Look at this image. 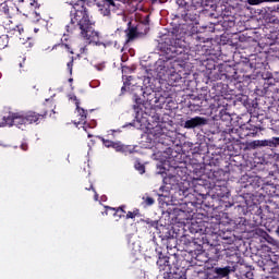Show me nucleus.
<instances>
[{
  "label": "nucleus",
  "mask_w": 279,
  "mask_h": 279,
  "mask_svg": "<svg viewBox=\"0 0 279 279\" xmlns=\"http://www.w3.org/2000/svg\"><path fill=\"white\" fill-rule=\"evenodd\" d=\"M72 23H77L81 29V35L86 40H90L95 36V32L93 31V24L90 23V19L88 17V11L83 7L82 10H77L74 13L72 19Z\"/></svg>",
  "instance_id": "nucleus-1"
},
{
  "label": "nucleus",
  "mask_w": 279,
  "mask_h": 279,
  "mask_svg": "<svg viewBox=\"0 0 279 279\" xmlns=\"http://www.w3.org/2000/svg\"><path fill=\"white\" fill-rule=\"evenodd\" d=\"M7 123L16 128H23V125H27V118L20 113H12L7 118Z\"/></svg>",
  "instance_id": "nucleus-2"
},
{
  "label": "nucleus",
  "mask_w": 279,
  "mask_h": 279,
  "mask_svg": "<svg viewBox=\"0 0 279 279\" xmlns=\"http://www.w3.org/2000/svg\"><path fill=\"white\" fill-rule=\"evenodd\" d=\"M202 125H208V119L202 117L192 118L184 123L186 130H194V128H201Z\"/></svg>",
  "instance_id": "nucleus-3"
},
{
  "label": "nucleus",
  "mask_w": 279,
  "mask_h": 279,
  "mask_svg": "<svg viewBox=\"0 0 279 279\" xmlns=\"http://www.w3.org/2000/svg\"><path fill=\"white\" fill-rule=\"evenodd\" d=\"M182 51H184V48H182V39L170 40V46L167 48V53L180 56Z\"/></svg>",
  "instance_id": "nucleus-4"
},
{
  "label": "nucleus",
  "mask_w": 279,
  "mask_h": 279,
  "mask_svg": "<svg viewBox=\"0 0 279 279\" xmlns=\"http://www.w3.org/2000/svg\"><path fill=\"white\" fill-rule=\"evenodd\" d=\"M26 123H37L39 121H43V119H45V117H47V112H45L44 114H39V113H36L35 111H28L26 114Z\"/></svg>",
  "instance_id": "nucleus-5"
},
{
  "label": "nucleus",
  "mask_w": 279,
  "mask_h": 279,
  "mask_svg": "<svg viewBox=\"0 0 279 279\" xmlns=\"http://www.w3.org/2000/svg\"><path fill=\"white\" fill-rule=\"evenodd\" d=\"M234 270L235 269L232 266H227L225 268L216 267L214 268V274H216L218 278H228Z\"/></svg>",
  "instance_id": "nucleus-6"
},
{
  "label": "nucleus",
  "mask_w": 279,
  "mask_h": 279,
  "mask_svg": "<svg viewBox=\"0 0 279 279\" xmlns=\"http://www.w3.org/2000/svg\"><path fill=\"white\" fill-rule=\"evenodd\" d=\"M262 147H278L279 145V137H274L272 141H260Z\"/></svg>",
  "instance_id": "nucleus-7"
},
{
  "label": "nucleus",
  "mask_w": 279,
  "mask_h": 279,
  "mask_svg": "<svg viewBox=\"0 0 279 279\" xmlns=\"http://www.w3.org/2000/svg\"><path fill=\"white\" fill-rule=\"evenodd\" d=\"M250 5H260V3H279V0H247Z\"/></svg>",
  "instance_id": "nucleus-8"
},
{
  "label": "nucleus",
  "mask_w": 279,
  "mask_h": 279,
  "mask_svg": "<svg viewBox=\"0 0 279 279\" xmlns=\"http://www.w3.org/2000/svg\"><path fill=\"white\" fill-rule=\"evenodd\" d=\"M156 73H157V77H159V80H162V77H165V75H167L168 73L167 66L158 65L156 69Z\"/></svg>",
  "instance_id": "nucleus-9"
},
{
  "label": "nucleus",
  "mask_w": 279,
  "mask_h": 279,
  "mask_svg": "<svg viewBox=\"0 0 279 279\" xmlns=\"http://www.w3.org/2000/svg\"><path fill=\"white\" fill-rule=\"evenodd\" d=\"M136 38H138V33L136 32V28L129 29L128 41L132 43V40H136Z\"/></svg>",
  "instance_id": "nucleus-10"
},
{
  "label": "nucleus",
  "mask_w": 279,
  "mask_h": 279,
  "mask_svg": "<svg viewBox=\"0 0 279 279\" xmlns=\"http://www.w3.org/2000/svg\"><path fill=\"white\" fill-rule=\"evenodd\" d=\"M172 279H186V275L184 271L177 269V271L172 274Z\"/></svg>",
  "instance_id": "nucleus-11"
},
{
  "label": "nucleus",
  "mask_w": 279,
  "mask_h": 279,
  "mask_svg": "<svg viewBox=\"0 0 279 279\" xmlns=\"http://www.w3.org/2000/svg\"><path fill=\"white\" fill-rule=\"evenodd\" d=\"M136 217H141V211L138 209H135L133 211H129L126 214V219H136Z\"/></svg>",
  "instance_id": "nucleus-12"
},
{
  "label": "nucleus",
  "mask_w": 279,
  "mask_h": 279,
  "mask_svg": "<svg viewBox=\"0 0 279 279\" xmlns=\"http://www.w3.org/2000/svg\"><path fill=\"white\" fill-rule=\"evenodd\" d=\"M248 147H251V149H257V147H262L260 141H253L248 144Z\"/></svg>",
  "instance_id": "nucleus-13"
},
{
  "label": "nucleus",
  "mask_w": 279,
  "mask_h": 279,
  "mask_svg": "<svg viewBox=\"0 0 279 279\" xmlns=\"http://www.w3.org/2000/svg\"><path fill=\"white\" fill-rule=\"evenodd\" d=\"M135 169L137 171H140V173H145V165L141 163V162H136L135 163Z\"/></svg>",
  "instance_id": "nucleus-14"
},
{
  "label": "nucleus",
  "mask_w": 279,
  "mask_h": 279,
  "mask_svg": "<svg viewBox=\"0 0 279 279\" xmlns=\"http://www.w3.org/2000/svg\"><path fill=\"white\" fill-rule=\"evenodd\" d=\"M20 147L22 151H27V149H29V145L25 142H23Z\"/></svg>",
  "instance_id": "nucleus-15"
},
{
  "label": "nucleus",
  "mask_w": 279,
  "mask_h": 279,
  "mask_svg": "<svg viewBox=\"0 0 279 279\" xmlns=\"http://www.w3.org/2000/svg\"><path fill=\"white\" fill-rule=\"evenodd\" d=\"M145 203H146V206H151L154 204V198L153 197H146Z\"/></svg>",
  "instance_id": "nucleus-16"
},
{
  "label": "nucleus",
  "mask_w": 279,
  "mask_h": 279,
  "mask_svg": "<svg viewBox=\"0 0 279 279\" xmlns=\"http://www.w3.org/2000/svg\"><path fill=\"white\" fill-rule=\"evenodd\" d=\"M81 121H82L83 123H86V111H84V109H82Z\"/></svg>",
  "instance_id": "nucleus-17"
},
{
  "label": "nucleus",
  "mask_w": 279,
  "mask_h": 279,
  "mask_svg": "<svg viewBox=\"0 0 279 279\" xmlns=\"http://www.w3.org/2000/svg\"><path fill=\"white\" fill-rule=\"evenodd\" d=\"M109 5H112L113 8H117V4L114 3V0H106Z\"/></svg>",
  "instance_id": "nucleus-18"
},
{
  "label": "nucleus",
  "mask_w": 279,
  "mask_h": 279,
  "mask_svg": "<svg viewBox=\"0 0 279 279\" xmlns=\"http://www.w3.org/2000/svg\"><path fill=\"white\" fill-rule=\"evenodd\" d=\"M252 276H253L252 272H247V274H246V278H248V279H254V278H252Z\"/></svg>",
  "instance_id": "nucleus-19"
},
{
  "label": "nucleus",
  "mask_w": 279,
  "mask_h": 279,
  "mask_svg": "<svg viewBox=\"0 0 279 279\" xmlns=\"http://www.w3.org/2000/svg\"><path fill=\"white\" fill-rule=\"evenodd\" d=\"M119 210H121L122 213H125V210H123V207H119V208L117 209V213H119Z\"/></svg>",
  "instance_id": "nucleus-20"
},
{
  "label": "nucleus",
  "mask_w": 279,
  "mask_h": 279,
  "mask_svg": "<svg viewBox=\"0 0 279 279\" xmlns=\"http://www.w3.org/2000/svg\"><path fill=\"white\" fill-rule=\"evenodd\" d=\"M163 265H165L166 267H169V262H168L167 259H165Z\"/></svg>",
  "instance_id": "nucleus-21"
},
{
  "label": "nucleus",
  "mask_w": 279,
  "mask_h": 279,
  "mask_svg": "<svg viewBox=\"0 0 279 279\" xmlns=\"http://www.w3.org/2000/svg\"><path fill=\"white\" fill-rule=\"evenodd\" d=\"M82 3H86L88 2L89 0H80Z\"/></svg>",
  "instance_id": "nucleus-22"
},
{
  "label": "nucleus",
  "mask_w": 279,
  "mask_h": 279,
  "mask_svg": "<svg viewBox=\"0 0 279 279\" xmlns=\"http://www.w3.org/2000/svg\"><path fill=\"white\" fill-rule=\"evenodd\" d=\"M271 264H274V260H271V259L268 260V265H271Z\"/></svg>",
  "instance_id": "nucleus-23"
},
{
  "label": "nucleus",
  "mask_w": 279,
  "mask_h": 279,
  "mask_svg": "<svg viewBox=\"0 0 279 279\" xmlns=\"http://www.w3.org/2000/svg\"><path fill=\"white\" fill-rule=\"evenodd\" d=\"M106 12H107V13H105V14H107V15L110 14V11L106 10Z\"/></svg>",
  "instance_id": "nucleus-24"
},
{
  "label": "nucleus",
  "mask_w": 279,
  "mask_h": 279,
  "mask_svg": "<svg viewBox=\"0 0 279 279\" xmlns=\"http://www.w3.org/2000/svg\"><path fill=\"white\" fill-rule=\"evenodd\" d=\"M107 147H110V142L107 143Z\"/></svg>",
  "instance_id": "nucleus-25"
},
{
  "label": "nucleus",
  "mask_w": 279,
  "mask_h": 279,
  "mask_svg": "<svg viewBox=\"0 0 279 279\" xmlns=\"http://www.w3.org/2000/svg\"><path fill=\"white\" fill-rule=\"evenodd\" d=\"M107 147H110V142L107 143Z\"/></svg>",
  "instance_id": "nucleus-26"
},
{
  "label": "nucleus",
  "mask_w": 279,
  "mask_h": 279,
  "mask_svg": "<svg viewBox=\"0 0 279 279\" xmlns=\"http://www.w3.org/2000/svg\"><path fill=\"white\" fill-rule=\"evenodd\" d=\"M107 147H110V142L107 143Z\"/></svg>",
  "instance_id": "nucleus-27"
},
{
  "label": "nucleus",
  "mask_w": 279,
  "mask_h": 279,
  "mask_svg": "<svg viewBox=\"0 0 279 279\" xmlns=\"http://www.w3.org/2000/svg\"><path fill=\"white\" fill-rule=\"evenodd\" d=\"M158 264L161 265L160 262H158Z\"/></svg>",
  "instance_id": "nucleus-28"
},
{
  "label": "nucleus",
  "mask_w": 279,
  "mask_h": 279,
  "mask_svg": "<svg viewBox=\"0 0 279 279\" xmlns=\"http://www.w3.org/2000/svg\"><path fill=\"white\" fill-rule=\"evenodd\" d=\"M158 264L161 265L160 262H158Z\"/></svg>",
  "instance_id": "nucleus-29"
}]
</instances>
